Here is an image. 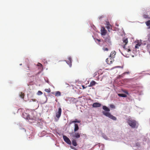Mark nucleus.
I'll use <instances>...</instances> for the list:
<instances>
[{"mask_svg": "<svg viewBox=\"0 0 150 150\" xmlns=\"http://www.w3.org/2000/svg\"><path fill=\"white\" fill-rule=\"evenodd\" d=\"M103 109L105 111L109 112L110 111V109L105 106H103ZM103 114L106 117H108L109 118L112 119L114 120H116L117 118L115 117L112 115L110 113L108 112H106L105 111L103 112Z\"/></svg>", "mask_w": 150, "mask_h": 150, "instance_id": "f257e3e1", "label": "nucleus"}, {"mask_svg": "<svg viewBox=\"0 0 150 150\" xmlns=\"http://www.w3.org/2000/svg\"><path fill=\"white\" fill-rule=\"evenodd\" d=\"M127 122L128 125L132 128H137L138 124L136 121L131 118H129L127 120Z\"/></svg>", "mask_w": 150, "mask_h": 150, "instance_id": "f03ea898", "label": "nucleus"}, {"mask_svg": "<svg viewBox=\"0 0 150 150\" xmlns=\"http://www.w3.org/2000/svg\"><path fill=\"white\" fill-rule=\"evenodd\" d=\"M81 133L76 132H72L70 133V135L71 137L73 138L76 139H78L80 137Z\"/></svg>", "mask_w": 150, "mask_h": 150, "instance_id": "7ed1b4c3", "label": "nucleus"}, {"mask_svg": "<svg viewBox=\"0 0 150 150\" xmlns=\"http://www.w3.org/2000/svg\"><path fill=\"white\" fill-rule=\"evenodd\" d=\"M101 34L103 36L105 35L107 33V30L105 29L104 27H102L100 30Z\"/></svg>", "mask_w": 150, "mask_h": 150, "instance_id": "20e7f679", "label": "nucleus"}, {"mask_svg": "<svg viewBox=\"0 0 150 150\" xmlns=\"http://www.w3.org/2000/svg\"><path fill=\"white\" fill-rule=\"evenodd\" d=\"M63 137L64 141L66 143L69 145L71 144V142L69 139L68 137L66 136H63Z\"/></svg>", "mask_w": 150, "mask_h": 150, "instance_id": "39448f33", "label": "nucleus"}, {"mask_svg": "<svg viewBox=\"0 0 150 150\" xmlns=\"http://www.w3.org/2000/svg\"><path fill=\"white\" fill-rule=\"evenodd\" d=\"M114 60L110 58H108L106 60V62L109 64H110L112 63Z\"/></svg>", "mask_w": 150, "mask_h": 150, "instance_id": "423d86ee", "label": "nucleus"}, {"mask_svg": "<svg viewBox=\"0 0 150 150\" xmlns=\"http://www.w3.org/2000/svg\"><path fill=\"white\" fill-rule=\"evenodd\" d=\"M103 38L104 39L105 42L108 43L110 42V37L109 35H107L105 37H103Z\"/></svg>", "mask_w": 150, "mask_h": 150, "instance_id": "0eeeda50", "label": "nucleus"}, {"mask_svg": "<svg viewBox=\"0 0 150 150\" xmlns=\"http://www.w3.org/2000/svg\"><path fill=\"white\" fill-rule=\"evenodd\" d=\"M123 43H124V45L123 46V47L124 48H125V45L127 44L128 42L127 38H124L123 40Z\"/></svg>", "mask_w": 150, "mask_h": 150, "instance_id": "6e6552de", "label": "nucleus"}, {"mask_svg": "<svg viewBox=\"0 0 150 150\" xmlns=\"http://www.w3.org/2000/svg\"><path fill=\"white\" fill-rule=\"evenodd\" d=\"M101 106V104L98 103H95L93 104L92 106L93 107H99Z\"/></svg>", "mask_w": 150, "mask_h": 150, "instance_id": "1a4fd4ad", "label": "nucleus"}, {"mask_svg": "<svg viewBox=\"0 0 150 150\" xmlns=\"http://www.w3.org/2000/svg\"><path fill=\"white\" fill-rule=\"evenodd\" d=\"M62 112V110L61 108H59L58 112L57 113V118H59Z\"/></svg>", "mask_w": 150, "mask_h": 150, "instance_id": "9d476101", "label": "nucleus"}, {"mask_svg": "<svg viewBox=\"0 0 150 150\" xmlns=\"http://www.w3.org/2000/svg\"><path fill=\"white\" fill-rule=\"evenodd\" d=\"M23 115L24 118L25 119H27V120H29L30 119V116L28 114H27V113H23Z\"/></svg>", "mask_w": 150, "mask_h": 150, "instance_id": "9b49d317", "label": "nucleus"}, {"mask_svg": "<svg viewBox=\"0 0 150 150\" xmlns=\"http://www.w3.org/2000/svg\"><path fill=\"white\" fill-rule=\"evenodd\" d=\"M116 52L115 51H113L111 52L110 54V57L113 58L115 57Z\"/></svg>", "mask_w": 150, "mask_h": 150, "instance_id": "f8f14e48", "label": "nucleus"}, {"mask_svg": "<svg viewBox=\"0 0 150 150\" xmlns=\"http://www.w3.org/2000/svg\"><path fill=\"white\" fill-rule=\"evenodd\" d=\"M68 61H67V63L70 66L71 65V59L70 57H69L68 58Z\"/></svg>", "mask_w": 150, "mask_h": 150, "instance_id": "ddd939ff", "label": "nucleus"}, {"mask_svg": "<svg viewBox=\"0 0 150 150\" xmlns=\"http://www.w3.org/2000/svg\"><path fill=\"white\" fill-rule=\"evenodd\" d=\"M79 129V127L77 124L75 123L74 124V132H76Z\"/></svg>", "mask_w": 150, "mask_h": 150, "instance_id": "4468645a", "label": "nucleus"}, {"mask_svg": "<svg viewBox=\"0 0 150 150\" xmlns=\"http://www.w3.org/2000/svg\"><path fill=\"white\" fill-rule=\"evenodd\" d=\"M96 83L95 81H92L90 82V84L88 85V87H91L94 86Z\"/></svg>", "mask_w": 150, "mask_h": 150, "instance_id": "2eb2a0df", "label": "nucleus"}, {"mask_svg": "<svg viewBox=\"0 0 150 150\" xmlns=\"http://www.w3.org/2000/svg\"><path fill=\"white\" fill-rule=\"evenodd\" d=\"M146 25L148 27L147 29H150V20L146 21L145 22Z\"/></svg>", "mask_w": 150, "mask_h": 150, "instance_id": "dca6fc26", "label": "nucleus"}, {"mask_svg": "<svg viewBox=\"0 0 150 150\" xmlns=\"http://www.w3.org/2000/svg\"><path fill=\"white\" fill-rule=\"evenodd\" d=\"M80 122H81L80 121L78 120H77L76 119H75L74 120L70 122V124H72L73 123H76V122L80 123Z\"/></svg>", "mask_w": 150, "mask_h": 150, "instance_id": "f3484780", "label": "nucleus"}, {"mask_svg": "<svg viewBox=\"0 0 150 150\" xmlns=\"http://www.w3.org/2000/svg\"><path fill=\"white\" fill-rule=\"evenodd\" d=\"M72 144L75 146H76L77 145V143L75 140L74 139L72 141Z\"/></svg>", "mask_w": 150, "mask_h": 150, "instance_id": "a211bd4d", "label": "nucleus"}, {"mask_svg": "<svg viewBox=\"0 0 150 150\" xmlns=\"http://www.w3.org/2000/svg\"><path fill=\"white\" fill-rule=\"evenodd\" d=\"M118 95L119 96L121 97H127V96L126 94L123 93H118Z\"/></svg>", "mask_w": 150, "mask_h": 150, "instance_id": "6ab92c4d", "label": "nucleus"}, {"mask_svg": "<svg viewBox=\"0 0 150 150\" xmlns=\"http://www.w3.org/2000/svg\"><path fill=\"white\" fill-rule=\"evenodd\" d=\"M141 45V42H138L137 44H136V45L135 46V48L136 49L139 48V47Z\"/></svg>", "mask_w": 150, "mask_h": 150, "instance_id": "aec40b11", "label": "nucleus"}, {"mask_svg": "<svg viewBox=\"0 0 150 150\" xmlns=\"http://www.w3.org/2000/svg\"><path fill=\"white\" fill-rule=\"evenodd\" d=\"M37 65L38 66H40V68L42 70L43 69L42 65L41 63H38L37 64Z\"/></svg>", "mask_w": 150, "mask_h": 150, "instance_id": "412c9836", "label": "nucleus"}, {"mask_svg": "<svg viewBox=\"0 0 150 150\" xmlns=\"http://www.w3.org/2000/svg\"><path fill=\"white\" fill-rule=\"evenodd\" d=\"M143 17L145 18L150 19V17H149L148 15L146 14H144L143 15Z\"/></svg>", "mask_w": 150, "mask_h": 150, "instance_id": "4be33fe9", "label": "nucleus"}, {"mask_svg": "<svg viewBox=\"0 0 150 150\" xmlns=\"http://www.w3.org/2000/svg\"><path fill=\"white\" fill-rule=\"evenodd\" d=\"M20 96L21 98H23L24 96V94L22 92H21Z\"/></svg>", "mask_w": 150, "mask_h": 150, "instance_id": "5701e85b", "label": "nucleus"}, {"mask_svg": "<svg viewBox=\"0 0 150 150\" xmlns=\"http://www.w3.org/2000/svg\"><path fill=\"white\" fill-rule=\"evenodd\" d=\"M45 91L47 93H50V92L51 91L50 88L46 89H45Z\"/></svg>", "mask_w": 150, "mask_h": 150, "instance_id": "b1692460", "label": "nucleus"}, {"mask_svg": "<svg viewBox=\"0 0 150 150\" xmlns=\"http://www.w3.org/2000/svg\"><path fill=\"white\" fill-rule=\"evenodd\" d=\"M37 94L38 95H40L42 94V93L41 91H38V92Z\"/></svg>", "mask_w": 150, "mask_h": 150, "instance_id": "393cba45", "label": "nucleus"}, {"mask_svg": "<svg viewBox=\"0 0 150 150\" xmlns=\"http://www.w3.org/2000/svg\"><path fill=\"white\" fill-rule=\"evenodd\" d=\"M110 107L112 108H115V106L113 104H111L110 105Z\"/></svg>", "mask_w": 150, "mask_h": 150, "instance_id": "a878e982", "label": "nucleus"}, {"mask_svg": "<svg viewBox=\"0 0 150 150\" xmlns=\"http://www.w3.org/2000/svg\"><path fill=\"white\" fill-rule=\"evenodd\" d=\"M25 69L27 70H30L29 67L28 65L26 67Z\"/></svg>", "mask_w": 150, "mask_h": 150, "instance_id": "bb28decb", "label": "nucleus"}, {"mask_svg": "<svg viewBox=\"0 0 150 150\" xmlns=\"http://www.w3.org/2000/svg\"><path fill=\"white\" fill-rule=\"evenodd\" d=\"M110 26H111V25H109V26H107L106 27V28L108 29V31L109 32L110 31L109 29H110Z\"/></svg>", "mask_w": 150, "mask_h": 150, "instance_id": "cd10ccee", "label": "nucleus"}, {"mask_svg": "<svg viewBox=\"0 0 150 150\" xmlns=\"http://www.w3.org/2000/svg\"><path fill=\"white\" fill-rule=\"evenodd\" d=\"M61 95V93L59 91H57V96H60Z\"/></svg>", "mask_w": 150, "mask_h": 150, "instance_id": "c85d7f7f", "label": "nucleus"}, {"mask_svg": "<svg viewBox=\"0 0 150 150\" xmlns=\"http://www.w3.org/2000/svg\"><path fill=\"white\" fill-rule=\"evenodd\" d=\"M103 50L104 51H108V48L105 47H103Z\"/></svg>", "mask_w": 150, "mask_h": 150, "instance_id": "c756f323", "label": "nucleus"}, {"mask_svg": "<svg viewBox=\"0 0 150 150\" xmlns=\"http://www.w3.org/2000/svg\"><path fill=\"white\" fill-rule=\"evenodd\" d=\"M106 25H107V26H109V25H110V24L109 22H107Z\"/></svg>", "mask_w": 150, "mask_h": 150, "instance_id": "7c9ffc66", "label": "nucleus"}, {"mask_svg": "<svg viewBox=\"0 0 150 150\" xmlns=\"http://www.w3.org/2000/svg\"><path fill=\"white\" fill-rule=\"evenodd\" d=\"M45 80L47 83H49L50 82L48 79H47L46 80V79H45Z\"/></svg>", "mask_w": 150, "mask_h": 150, "instance_id": "2f4dec72", "label": "nucleus"}, {"mask_svg": "<svg viewBox=\"0 0 150 150\" xmlns=\"http://www.w3.org/2000/svg\"><path fill=\"white\" fill-rule=\"evenodd\" d=\"M82 87L83 89H84L87 87H85L84 85H82Z\"/></svg>", "mask_w": 150, "mask_h": 150, "instance_id": "473e14b6", "label": "nucleus"}, {"mask_svg": "<svg viewBox=\"0 0 150 150\" xmlns=\"http://www.w3.org/2000/svg\"><path fill=\"white\" fill-rule=\"evenodd\" d=\"M31 100H32L33 101H36V100L35 99H31Z\"/></svg>", "mask_w": 150, "mask_h": 150, "instance_id": "72a5a7b5", "label": "nucleus"}, {"mask_svg": "<svg viewBox=\"0 0 150 150\" xmlns=\"http://www.w3.org/2000/svg\"><path fill=\"white\" fill-rule=\"evenodd\" d=\"M124 92L127 94H128V92L127 91H124Z\"/></svg>", "mask_w": 150, "mask_h": 150, "instance_id": "f704fd0d", "label": "nucleus"}, {"mask_svg": "<svg viewBox=\"0 0 150 150\" xmlns=\"http://www.w3.org/2000/svg\"><path fill=\"white\" fill-rule=\"evenodd\" d=\"M130 51H131V50H130V49H128L127 51H128V52H130Z\"/></svg>", "mask_w": 150, "mask_h": 150, "instance_id": "c9c22d12", "label": "nucleus"}, {"mask_svg": "<svg viewBox=\"0 0 150 150\" xmlns=\"http://www.w3.org/2000/svg\"><path fill=\"white\" fill-rule=\"evenodd\" d=\"M71 148L72 149H74L75 148H74V147H72V146H71Z\"/></svg>", "mask_w": 150, "mask_h": 150, "instance_id": "e433bc0d", "label": "nucleus"}, {"mask_svg": "<svg viewBox=\"0 0 150 150\" xmlns=\"http://www.w3.org/2000/svg\"><path fill=\"white\" fill-rule=\"evenodd\" d=\"M97 41H98L99 42H100V40H99V39H97Z\"/></svg>", "mask_w": 150, "mask_h": 150, "instance_id": "4c0bfd02", "label": "nucleus"}, {"mask_svg": "<svg viewBox=\"0 0 150 150\" xmlns=\"http://www.w3.org/2000/svg\"><path fill=\"white\" fill-rule=\"evenodd\" d=\"M125 73H126V74H129V72H125Z\"/></svg>", "mask_w": 150, "mask_h": 150, "instance_id": "58836bf2", "label": "nucleus"}, {"mask_svg": "<svg viewBox=\"0 0 150 150\" xmlns=\"http://www.w3.org/2000/svg\"><path fill=\"white\" fill-rule=\"evenodd\" d=\"M94 74H95V75H96L97 74L96 72Z\"/></svg>", "mask_w": 150, "mask_h": 150, "instance_id": "ea45409f", "label": "nucleus"}, {"mask_svg": "<svg viewBox=\"0 0 150 150\" xmlns=\"http://www.w3.org/2000/svg\"><path fill=\"white\" fill-rule=\"evenodd\" d=\"M55 96H56V93H55Z\"/></svg>", "mask_w": 150, "mask_h": 150, "instance_id": "a19ab883", "label": "nucleus"}]
</instances>
